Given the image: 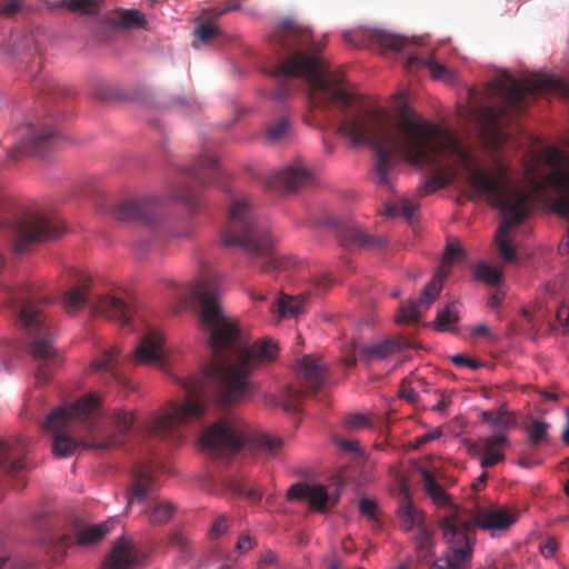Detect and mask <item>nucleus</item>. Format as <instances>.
<instances>
[{
  "label": "nucleus",
  "instance_id": "nucleus-30",
  "mask_svg": "<svg viewBox=\"0 0 569 569\" xmlns=\"http://www.w3.org/2000/svg\"><path fill=\"white\" fill-rule=\"evenodd\" d=\"M292 138L293 130L287 117L271 120L264 127V139L269 143H283L290 141Z\"/></svg>",
  "mask_w": 569,
  "mask_h": 569
},
{
  "label": "nucleus",
  "instance_id": "nucleus-9",
  "mask_svg": "<svg viewBox=\"0 0 569 569\" xmlns=\"http://www.w3.org/2000/svg\"><path fill=\"white\" fill-rule=\"evenodd\" d=\"M565 90V82L552 76H545L527 84H522L515 79L496 81L489 89L490 94L496 99V103L482 109L483 120L489 128L499 130L511 121L513 116L525 109L528 94Z\"/></svg>",
  "mask_w": 569,
  "mask_h": 569
},
{
  "label": "nucleus",
  "instance_id": "nucleus-62",
  "mask_svg": "<svg viewBox=\"0 0 569 569\" xmlns=\"http://www.w3.org/2000/svg\"><path fill=\"white\" fill-rule=\"evenodd\" d=\"M402 397L406 398L409 402H415L417 400V393L413 390H403Z\"/></svg>",
  "mask_w": 569,
  "mask_h": 569
},
{
  "label": "nucleus",
  "instance_id": "nucleus-43",
  "mask_svg": "<svg viewBox=\"0 0 569 569\" xmlns=\"http://www.w3.org/2000/svg\"><path fill=\"white\" fill-rule=\"evenodd\" d=\"M218 28L208 22H201L196 29V36L203 42L210 41L218 34Z\"/></svg>",
  "mask_w": 569,
  "mask_h": 569
},
{
  "label": "nucleus",
  "instance_id": "nucleus-44",
  "mask_svg": "<svg viewBox=\"0 0 569 569\" xmlns=\"http://www.w3.org/2000/svg\"><path fill=\"white\" fill-rule=\"evenodd\" d=\"M22 6V0H1L0 16L11 17L16 14Z\"/></svg>",
  "mask_w": 569,
  "mask_h": 569
},
{
  "label": "nucleus",
  "instance_id": "nucleus-47",
  "mask_svg": "<svg viewBox=\"0 0 569 569\" xmlns=\"http://www.w3.org/2000/svg\"><path fill=\"white\" fill-rule=\"evenodd\" d=\"M451 360L456 366L459 367L467 366L472 370H477L480 368V362L478 360L466 358L463 355H455L451 357Z\"/></svg>",
  "mask_w": 569,
  "mask_h": 569
},
{
  "label": "nucleus",
  "instance_id": "nucleus-18",
  "mask_svg": "<svg viewBox=\"0 0 569 569\" xmlns=\"http://www.w3.org/2000/svg\"><path fill=\"white\" fill-rule=\"evenodd\" d=\"M327 223L337 229L338 239L345 248L381 249L387 241L382 236L370 234L360 226L342 221L337 217L328 218Z\"/></svg>",
  "mask_w": 569,
  "mask_h": 569
},
{
  "label": "nucleus",
  "instance_id": "nucleus-12",
  "mask_svg": "<svg viewBox=\"0 0 569 569\" xmlns=\"http://www.w3.org/2000/svg\"><path fill=\"white\" fill-rule=\"evenodd\" d=\"M462 252L461 247L456 244H447L445 258L441 266L438 268L431 281L427 284L419 300H410L407 305L401 306L399 313L396 316L397 322L418 321L420 318L419 309L425 307L429 308L439 296L442 283L450 272V267L453 260Z\"/></svg>",
  "mask_w": 569,
  "mask_h": 569
},
{
  "label": "nucleus",
  "instance_id": "nucleus-15",
  "mask_svg": "<svg viewBox=\"0 0 569 569\" xmlns=\"http://www.w3.org/2000/svg\"><path fill=\"white\" fill-rule=\"evenodd\" d=\"M343 40L356 47H372L382 50L400 51L408 44V40L381 28H360L355 31H346Z\"/></svg>",
  "mask_w": 569,
  "mask_h": 569
},
{
  "label": "nucleus",
  "instance_id": "nucleus-51",
  "mask_svg": "<svg viewBox=\"0 0 569 569\" xmlns=\"http://www.w3.org/2000/svg\"><path fill=\"white\" fill-rule=\"evenodd\" d=\"M559 548V543L555 538H549L540 548V552L546 558H551Z\"/></svg>",
  "mask_w": 569,
  "mask_h": 569
},
{
  "label": "nucleus",
  "instance_id": "nucleus-37",
  "mask_svg": "<svg viewBox=\"0 0 569 569\" xmlns=\"http://www.w3.org/2000/svg\"><path fill=\"white\" fill-rule=\"evenodd\" d=\"M475 277L488 284H498L502 279V271L486 262H480L475 269Z\"/></svg>",
  "mask_w": 569,
  "mask_h": 569
},
{
  "label": "nucleus",
  "instance_id": "nucleus-63",
  "mask_svg": "<svg viewBox=\"0 0 569 569\" xmlns=\"http://www.w3.org/2000/svg\"><path fill=\"white\" fill-rule=\"evenodd\" d=\"M331 283V278L328 274L322 276L320 279L317 280V286L321 288H326Z\"/></svg>",
  "mask_w": 569,
  "mask_h": 569
},
{
  "label": "nucleus",
  "instance_id": "nucleus-4",
  "mask_svg": "<svg viewBox=\"0 0 569 569\" xmlns=\"http://www.w3.org/2000/svg\"><path fill=\"white\" fill-rule=\"evenodd\" d=\"M525 178L528 188L520 187L510 177L509 169L500 170V181H490L478 176L476 186L487 191L489 203L499 209L503 221L496 233L497 248L506 261H513L516 249L508 240V233L513 226L520 224L530 213L529 200L532 196H541L548 189L559 194L555 209L569 219V173L563 169H556L547 176L539 174L536 166H528Z\"/></svg>",
  "mask_w": 569,
  "mask_h": 569
},
{
  "label": "nucleus",
  "instance_id": "nucleus-24",
  "mask_svg": "<svg viewBox=\"0 0 569 569\" xmlns=\"http://www.w3.org/2000/svg\"><path fill=\"white\" fill-rule=\"evenodd\" d=\"M326 375V365L312 355L305 356L296 367L298 380L308 390H319L325 382Z\"/></svg>",
  "mask_w": 569,
  "mask_h": 569
},
{
  "label": "nucleus",
  "instance_id": "nucleus-53",
  "mask_svg": "<svg viewBox=\"0 0 569 569\" xmlns=\"http://www.w3.org/2000/svg\"><path fill=\"white\" fill-rule=\"evenodd\" d=\"M336 443L340 449L347 452H358L359 451V445L355 440H347L341 438L335 439Z\"/></svg>",
  "mask_w": 569,
  "mask_h": 569
},
{
  "label": "nucleus",
  "instance_id": "nucleus-8",
  "mask_svg": "<svg viewBox=\"0 0 569 569\" xmlns=\"http://www.w3.org/2000/svg\"><path fill=\"white\" fill-rule=\"evenodd\" d=\"M281 446L280 439L253 432L233 413L220 418L206 429L199 439L200 449L216 457H229L243 448L262 449L276 456Z\"/></svg>",
  "mask_w": 569,
  "mask_h": 569
},
{
  "label": "nucleus",
  "instance_id": "nucleus-56",
  "mask_svg": "<svg viewBox=\"0 0 569 569\" xmlns=\"http://www.w3.org/2000/svg\"><path fill=\"white\" fill-rule=\"evenodd\" d=\"M488 473L483 471L478 479L473 482L472 488L475 491H480L487 483Z\"/></svg>",
  "mask_w": 569,
  "mask_h": 569
},
{
  "label": "nucleus",
  "instance_id": "nucleus-39",
  "mask_svg": "<svg viewBox=\"0 0 569 569\" xmlns=\"http://www.w3.org/2000/svg\"><path fill=\"white\" fill-rule=\"evenodd\" d=\"M549 423L533 419L528 428V441L531 446H539L548 441Z\"/></svg>",
  "mask_w": 569,
  "mask_h": 569
},
{
  "label": "nucleus",
  "instance_id": "nucleus-33",
  "mask_svg": "<svg viewBox=\"0 0 569 569\" xmlns=\"http://www.w3.org/2000/svg\"><path fill=\"white\" fill-rule=\"evenodd\" d=\"M303 393L292 385H287L281 396L280 406L286 412L297 413L301 410Z\"/></svg>",
  "mask_w": 569,
  "mask_h": 569
},
{
  "label": "nucleus",
  "instance_id": "nucleus-52",
  "mask_svg": "<svg viewBox=\"0 0 569 569\" xmlns=\"http://www.w3.org/2000/svg\"><path fill=\"white\" fill-rule=\"evenodd\" d=\"M440 436H441V431L437 429L432 432L425 433L420 437H417L415 439V448H420V447L425 446L426 443L438 439Z\"/></svg>",
  "mask_w": 569,
  "mask_h": 569
},
{
  "label": "nucleus",
  "instance_id": "nucleus-31",
  "mask_svg": "<svg viewBox=\"0 0 569 569\" xmlns=\"http://www.w3.org/2000/svg\"><path fill=\"white\" fill-rule=\"evenodd\" d=\"M418 62H421L429 69L431 77L433 79L453 82L457 78L456 73L452 70L447 68L445 64L437 62L433 58L421 60L417 56H411L407 60V68H410L411 66Z\"/></svg>",
  "mask_w": 569,
  "mask_h": 569
},
{
  "label": "nucleus",
  "instance_id": "nucleus-3",
  "mask_svg": "<svg viewBox=\"0 0 569 569\" xmlns=\"http://www.w3.org/2000/svg\"><path fill=\"white\" fill-rule=\"evenodd\" d=\"M182 181L172 184L167 197L146 194L133 197L117 203L112 210L114 219L124 222H138L144 231L133 244L134 253L141 259H149L161 250L168 238L164 223L166 204L181 203L190 212L200 208V194L220 174L219 161L211 153H203L192 164L182 170Z\"/></svg>",
  "mask_w": 569,
  "mask_h": 569
},
{
  "label": "nucleus",
  "instance_id": "nucleus-7",
  "mask_svg": "<svg viewBox=\"0 0 569 569\" xmlns=\"http://www.w3.org/2000/svg\"><path fill=\"white\" fill-rule=\"evenodd\" d=\"M425 490L438 506H452L449 495L428 470L421 471ZM440 528L448 548L431 569H470L473 553L475 530L469 520L456 509L440 520Z\"/></svg>",
  "mask_w": 569,
  "mask_h": 569
},
{
  "label": "nucleus",
  "instance_id": "nucleus-26",
  "mask_svg": "<svg viewBox=\"0 0 569 569\" xmlns=\"http://www.w3.org/2000/svg\"><path fill=\"white\" fill-rule=\"evenodd\" d=\"M92 310L110 320H114L122 326H127L131 320L130 307L120 298L114 296H101L92 303Z\"/></svg>",
  "mask_w": 569,
  "mask_h": 569
},
{
  "label": "nucleus",
  "instance_id": "nucleus-29",
  "mask_svg": "<svg viewBox=\"0 0 569 569\" xmlns=\"http://www.w3.org/2000/svg\"><path fill=\"white\" fill-rule=\"evenodd\" d=\"M120 350L118 347L112 346L106 349L100 359H96L92 361L91 367L94 371H107L110 373V378L112 381L122 387L123 389L130 390L132 389L129 379L118 370V357Z\"/></svg>",
  "mask_w": 569,
  "mask_h": 569
},
{
  "label": "nucleus",
  "instance_id": "nucleus-58",
  "mask_svg": "<svg viewBox=\"0 0 569 569\" xmlns=\"http://www.w3.org/2000/svg\"><path fill=\"white\" fill-rule=\"evenodd\" d=\"M239 8H240L239 4L226 6V7L221 8V9H213L212 12L214 14V18H219V17L223 16L224 13H227L229 11H232V10H237Z\"/></svg>",
  "mask_w": 569,
  "mask_h": 569
},
{
  "label": "nucleus",
  "instance_id": "nucleus-1",
  "mask_svg": "<svg viewBox=\"0 0 569 569\" xmlns=\"http://www.w3.org/2000/svg\"><path fill=\"white\" fill-rule=\"evenodd\" d=\"M270 44L280 58L268 71L277 80V89L270 93V99L284 101L295 91L296 80L302 79L309 88L311 108L327 110L329 106H336L339 112L333 120L337 131L353 146H369L375 150L373 170L378 184L390 186L389 174L397 164V154L411 166L432 172L420 184L419 196L448 187L461 170L473 194L487 198V191L476 186L478 176L500 181V170L509 169L498 163L496 174L491 176L479 167L476 158L449 130L439 124L409 118L393 124L383 111L365 106L345 84L342 73L331 71L320 58L321 47L308 28L286 20L272 33Z\"/></svg>",
  "mask_w": 569,
  "mask_h": 569
},
{
  "label": "nucleus",
  "instance_id": "nucleus-60",
  "mask_svg": "<svg viewBox=\"0 0 569 569\" xmlns=\"http://www.w3.org/2000/svg\"><path fill=\"white\" fill-rule=\"evenodd\" d=\"M561 439L566 445L569 446V409L567 410V422Z\"/></svg>",
  "mask_w": 569,
  "mask_h": 569
},
{
  "label": "nucleus",
  "instance_id": "nucleus-49",
  "mask_svg": "<svg viewBox=\"0 0 569 569\" xmlns=\"http://www.w3.org/2000/svg\"><path fill=\"white\" fill-rule=\"evenodd\" d=\"M228 529V522L224 517H219L211 526L210 535L212 538L220 537Z\"/></svg>",
  "mask_w": 569,
  "mask_h": 569
},
{
  "label": "nucleus",
  "instance_id": "nucleus-35",
  "mask_svg": "<svg viewBox=\"0 0 569 569\" xmlns=\"http://www.w3.org/2000/svg\"><path fill=\"white\" fill-rule=\"evenodd\" d=\"M113 22L124 29L142 27L144 16L138 10H121L113 18Z\"/></svg>",
  "mask_w": 569,
  "mask_h": 569
},
{
  "label": "nucleus",
  "instance_id": "nucleus-59",
  "mask_svg": "<svg viewBox=\"0 0 569 569\" xmlns=\"http://www.w3.org/2000/svg\"><path fill=\"white\" fill-rule=\"evenodd\" d=\"M502 301V296L500 293H493L490 298H489V301H488V306L491 308V309H495L497 308L500 302Z\"/></svg>",
  "mask_w": 569,
  "mask_h": 569
},
{
  "label": "nucleus",
  "instance_id": "nucleus-25",
  "mask_svg": "<svg viewBox=\"0 0 569 569\" xmlns=\"http://www.w3.org/2000/svg\"><path fill=\"white\" fill-rule=\"evenodd\" d=\"M411 342L406 338H388L379 342L359 347V352L366 361L381 360L410 349Z\"/></svg>",
  "mask_w": 569,
  "mask_h": 569
},
{
  "label": "nucleus",
  "instance_id": "nucleus-13",
  "mask_svg": "<svg viewBox=\"0 0 569 569\" xmlns=\"http://www.w3.org/2000/svg\"><path fill=\"white\" fill-rule=\"evenodd\" d=\"M63 230L61 221L46 216L30 214L20 218L11 226L13 250L17 253H23L28 246L47 238H57Z\"/></svg>",
  "mask_w": 569,
  "mask_h": 569
},
{
  "label": "nucleus",
  "instance_id": "nucleus-20",
  "mask_svg": "<svg viewBox=\"0 0 569 569\" xmlns=\"http://www.w3.org/2000/svg\"><path fill=\"white\" fill-rule=\"evenodd\" d=\"M109 522L99 525H84L76 522L73 525V533H63L56 538L52 549L54 552L60 553L73 545L78 546H93L101 541L104 536L109 532Z\"/></svg>",
  "mask_w": 569,
  "mask_h": 569
},
{
  "label": "nucleus",
  "instance_id": "nucleus-14",
  "mask_svg": "<svg viewBox=\"0 0 569 569\" xmlns=\"http://www.w3.org/2000/svg\"><path fill=\"white\" fill-rule=\"evenodd\" d=\"M26 455L27 449L23 439L0 442V466L7 481L17 490L27 486V478L23 472L29 469V465L26 461Z\"/></svg>",
  "mask_w": 569,
  "mask_h": 569
},
{
  "label": "nucleus",
  "instance_id": "nucleus-22",
  "mask_svg": "<svg viewBox=\"0 0 569 569\" xmlns=\"http://www.w3.org/2000/svg\"><path fill=\"white\" fill-rule=\"evenodd\" d=\"M508 443L509 438L505 432H495L479 439L472 448L477 453L482 455L480 466L487 469L506 460L503 449Z\"/></svg>",
  "mask_w": 569,
  "mask_h": 569
},
{
  "label": "nucleus",
  "instance_id": "nucleus-54",
  "mask_svg": "<svg viewBox=\"0 0 569 569\" xmlns=\"http://www.w3.org/2000/svg\"><path fill=\"white\" fill-rule=\"evenodd\" d=\"M556 317H557V320L562 326H568L569 325V307L565 303H561L557 309Z\"/></svg>",
  "mask_w": 569,
  "mask_h": 569
},
{
  "label": "nucleus",
  "instance_id": "nucleus-11",
  "mask_svg": "<svg viewBox=\"0 0 569 569\" xmlns=\"http://www.w3.org/2000/svg\"><path fill=\"white\" fill-rule=\"evenodd\" d=\"M158 473L159 467L151 461L136 466L132 485L126 491L127 509L133 505L140 506L141 512L148 515L151 523L168 521L174 511V506L170 501L156 496Z\"/></svg>",
  "mask_w": 569,
  "mask_h": 569
},
{
  "label": "nucleus",
  "instance_id": "nucleus-57",
  "mask_svg": "<svg viewBox=\"0 0 569 569\" xmlns=\"http://www.w3.org/2000/svg\"><path fill=\"white\" fill-rule=\"evenodd\" d=\"M450 405V400L446 397H442L435 406H433V410L435 411H438V412H445L447 410V408L449 407Z\"/></svg>",
  "mask_w": 569,
  "mask_h": 569
},
{
  "label": "nucleus",
  "instance_id": "nucleus-45",
  "mask_svg": "<svg viewBox=\"0 0 569 569\" xmlns=\"http://www.w3.org/2000/svg\"><path fill=\"white\" fill-rule=\"evenodd\" d=\"M376 509H377V503L372 499L362 498L359 501V511H360V513L366 516V517H368L369 519H375L376 518Z\"/></svg>",
  "mask_w": 569,
  "mask_h": 569
},
{
  "label": "nucleus",
  "instance_id": "nucleus-10",
  "mask_svg": "<svg viewBox=\"0 0 569 569\" xmlns=\"http://www.w3.org/2000/svg\"><path fill=\"white\" fill-rule=\"evenodd\" d=\"M20 322L31 338L29 350L38 362L36 380L44 385L51 378V370L62 361L61 352L53 346L51 323L31 297L22 302Z\"/></svg>",
  "mask_w": 569,
  "mask_h": 569
},
{
  "label": "nucleus",
  "instance_id": "nucleus-23",
  "mask_svg": "<svg viewBox=\"0 0 569 569\" xmlns=\"http://www.w3.org/2000/svg\"><path fill=\"white\" fill-rule=\"evenodd\" d=\"M144 557L133 543L119 539L104 560V569H134L142 565Z\"/></svg>",
  "mask_w": 569,
  "mask_h": 569
},
{
  "label": "nucleus",
  "instance_id": "nucleus-36",
  "mask_svg": "<svg viewBox=\"0 0 569 569\" xmlns=\"http://www.w3.org/2000/svg\"><path fill=\"white\" fill-rule=\"evenodd\" d=\"M401 510L403 530L410 531L413 529V527H417L419 530L420 526H425L423 515L415 505H412L411 502H407Z\"/></svg>",
  "mask_w": 569,
  "mask_h": 569
},
{
  "label": "nucleus",
  "instance_id": "nucleus-6",
  "mask_svg": "<svg viewBox=\"0 0 569 569\" xmlns=\"http://www.w3.org/2000/svg\"><path fill=\"white\" fill-rule=\"evenodd\" d=\"M224 247L241 248L253 262L262 261L263 272L286 269L289 261L274 250V239L266 221L258 218L247 198L233 199L228 210V222L221 233Z\"/></svg>",
  "mask_w": 569,
  "mask_h": 569
},
{
  "label": "nucleus",
  "instance_id": "nucleus-64",
  "mask_svg": "<svg viewBox=\"0 0 569 569\" xmlns=\"http://www.w3.org/2000/svg\"><path fill=\"white\" fill-rule=\"evenodd\" d=\"M541 397L545 400H550V401H557L558 400V395L555 393V392L542 391L541 392Z\"/></svg>",
  "mask_w": 569,
  "mask_h": 569
},
{
  "label": "nucleus",
  "instance_id": "nucleus-5",
  "mask_svg": "<svg viewBox=\"0 0 569 569\" xmlns=\"http://www.w3.org/2000/svg\"><path fill=\"white\" fill-rule=\"evenodd\" d=\"M134 421V411L114 410L116 433H111L100 418V397L89 393L69 407L56 408L42 427L53 433V453L68 457L78 448L104 450L122 446Z\"/></svg>",
  "mask_w": 569,
  "mask_h": 569
},
{
  "label": "nucleus",
  "instance_id": "nucleus-19",
  "mask_svg": "<svg viewBox=\"0 0 569 569\" xmlns=\"http://www.w3.org/2000/svg\"><path fill=\"white\" fill-rule=\"evenodd\" d=\"M168 351L162 332L149 328L132 352L136 363L163 367L167 362Z\"/></svg>",
  "mask_w": 569,
  "mask_h": 569
},
{
  "label": "nucleus",
  "instance_id": "nucleus-48",
  "mask_svg": "<svg viewBox=\"0 0 569 569\" xmlns=\"http://www.w3.org/2000/svg\"><path fill=\"white\" fill-rule=\"evenodd\" d=\"M256 546V540L252 539L249 535L242 533L236 545V549L239 552H246L252 549Z\"/></svg>",
  "mask_w": 569,
  "mask_h": 569
},
{
  "label": "nucleus",
  "instance_id": "nucleus-32",
  "mask_svg": "<svg viewBox=\"0 0 569 569\" xmlns=\"http://www.w3.org/2000/svg\"><path fill=\"white\" fill-rule=\"evenodd\" d=\"M305 302L303 296H283L278 303L280 317H299L305 311Z\"/></svg>",
  "mask_w": 569,
  "mask_h": 569
},
{
  "label": "nucleus",
  "instance_id": "nucleus-2",
  "mask_svg": "<svg viewBox=\"0 0 569 569\" xmlns=\"http://www.w3.org/2000/svg\"><path fill=\"white\" fill-rule=\"evenodd\" d=\"M190 295L199 303L198 325L211 350L203 367L204 386L186 382L182 403L168 402L162 411H152L139 426L142 435L171 443L183 440V425L203 418L209 401L230 406L251 397L257 390L252 372L278 355V346L271 339H260L251 346L243 341L238 323L223 311L214 280H199Z\"/></svg>",
  "mask_w": 569,
  "mask_h": 569
},
{
  "label": "nucleus",
  "instance_id": "nucleus-38",
  "mask_svg": "<svg viewBox=\"0 0 569 569\" xmlns=\"http://www.w3.org/2000/svg\"><path fill=\"white\" fill-rule=\"evenodd\" d=\"M458 303L450 302L442 310H440L437 315V327L440 331H448L450 327L456 323L459 319L458 317Z\"/></svg>",
  "mask_w": 569,
  "mask_h": 569
},
{
  "label": "nucleus",
  "instance_id": "nucleus-16",
  "mask_svg": "<svg viewBox=\"0 0 569 569\" xmlns=\"http://www.w3.org/2000/svg\"><path fill=\"white\" fill-rule=\"evenodd\" d=\"M22 141L9 151L12 160H19L27 154L43 157L53 147L60 136L53 130H38L31 124L20 129Z\"/></svg>",
  "mask_w": 569,
  "mask_h": 569
},
{
  "label": "nucleus",
  "instance_id": "nucleus-61",
  "mask_svg": "<svg viewBox=\"0 0 569 569\" xmlns=\"http://www.w3.org/2000/svg\"><path fill=\"white\" fill-rule=\"evenodd\" d=\"M473 335L476 336H488L489 335V328L485 325H479L475 327Z\"/></svg>",
  "mask_w": 569,
  "mask_h": 569
},
{
  "label": "nucleus",
  "instance_id": "nucleus-17",
  "mask_svg": "<svg viewBox=\"0 0 569 569\" xmlns=\"http://www.w3.org/2000/svg\"><path fill=\"white\" fill-rule=\"evenodd\" d=\"M313 172L297 159L270 173L266 184L271 190L295 191L312 183Z\"/></svg>",
  "mask_w": 569,
  "mask_h": 569
},
{
  "label": "nucleus",
  "instance_id": "nucleus-40",
  "mask_svg": "<svg viewBox=\"0 0 569 569\" xmlns=\"http://www.w3.org/2000/svg\"><path fill=\"white\" fill-rule=\"evenodd\" d=\"M482 420L497 429V432H502V430L510 429L516 426V419L513 416H501L490 410L482 412Z\"/></svg>",
  "mask_w": 569,
  "mask_h": 569
},
{
  "label": "nucleus",
  "instance_id": "nucleus-46",
  "mask_svg": "<svg viewBox=\"0 0 569 569\" xmlns=\"http://www.w3.org/2000/svg\"><path fill=\"white\" fill-rule=\"evenodd\" d=\"M346 425L352 429L362 428L368 425V418L362 413H351L347 416Z\"/></svg>",
  "mask_w": 569,
  "mask_h": 569
},
{
  "label": "nucleus",
  "instance_id": "nucleus-42",
  "mask_svg": "<svg viewBox=\"0 0 569 569\" xmlns=\"http://www.w3.org/2000/svg\"><path fill=\"white\" fill-rule=\"evenodd\" d=\"M416 549L423 558L431 555L432 537L425 526H420V529L417 532Z\"/></svg>",
  "mask_w": 569,
  "mask_h": 569
},
{
  "label": "nucleus",
  "instance_id": "nucleus-50",
  "mask_svg": "<svg viewBox=\"0 0 569 569\" xmlns=\"http://www.w3.org/2000/svg\"><path fill=\"white\" fill-rule=\"evenodd\" d=\"M277 559H278V557H277L274 551L266 550L260 556V559H259V562H258V567L259 568L270 567V566H272V565H274L277 562Z\"/></svg>",
  "mask_w": 569,
  "mask_h": 569
},
{
  "label": "nucleus",
  "instance_id": "nucleus-28",
  "mask_svg": "<svg viewBox=\"0 0 569 569\" xmlns=\"http://www.w3.org/2000/svg\"><path fill=\"white\" fill-rule=\"evenodd\" d=\"M518 519L517 513L507 508L482 510L476 518V525L485 530H507Z\"/></svg>",
  "mask_w": 569,
  "mask_h": 569
},
{
  "label": "nucleus",
  "instance_id": "nucleus-21",
  "mask_svg": "<svg viewBox=\"0 0 569 569\" xmlns=\"http://www.w3.org/2000/svg\"><path fill=\"white\" fill-rule=\"evenodd\" d=\"M289 501L306 500L309 507L320 513H326L330 507H333L338 499H332L326 487L321 485H310L307 482L293 483L287 491Z\"/></svg>",
  "mask_w": 569,
  "mask_h": 569
},
{
  "label": "nucleus",
  "instance_id": "nucleus-41",
  "mask_svg": "<svg viewBox=\"0 0 569 569\" xmlns=\"http://www.w3.org/2000/svg\"><path fill=\"white\" fill-rule=\"evenodd\" d=\"M416 210L417 206L412 201L403 199L399 204L386 206L385 214L390 218L401 214L410 219L413 217Z\"/></svg>",
  "mask_w": 569,
  "mask_h": 569
},
{
  "label": "nucleus",
  "instance_id": "nucleus-55",
  "mask_svg": "<svg viewBox=\"0 0 569 569\" xmlns=\"http://www.w3.org/2000/svg\"><path fill=\"white\" fill-rule=\"evenodd\" d=\"M170 542L173 546L179 547L181 550H184L187 547V538L181 531H176L170 537Z\"/></svg>",
  "mask_w": 569,
  "mask_h": 569
},
{
  "label": "nucleus",
  "instance_id": "nucleus-27",
  "mask_svg": "<svg viewBox=\"0 0 569 569\" xmlns=\"http://www.w3.org/2000/svg\"><path fill=\"white\" fill-rule=\"evenodd\" d=\"M91 279L84 273L77 277L76 283L66 291L62 302L68 313H76L89 301Z\"/></svg>",
  "mask_w": 569,
  "mask_h": 569
},
{
  "label": "nucleus",
  "instance_id": "nucleus-34",
  "mask_svg": "<svg viewBox=\"0 0 569 569\" xmlns=\"http://www.w3.org/2000/svg\"><path fill=\"white\" fill-rule=\"evenodd\" d=\"M58 7L82 14H96L99 11L98 0H60Z\"/></svg>",
  "mask_w": 569,
  "mask_h": 569
}]
</instances>
